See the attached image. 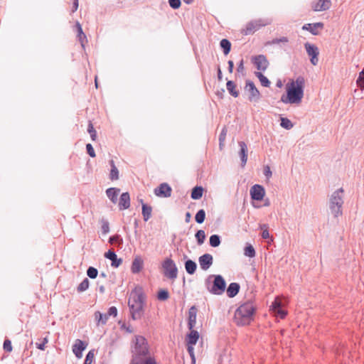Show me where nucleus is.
Listing matches in <instances>:
<instances>
[{"instance_id":"19","label":"nucleus","mask_w":364,"mask_h":364,"mask_svg":"<svg viewBox=\"0 0 364 364\" xmlns=\"http://www.w3.org/2000/svg\"><path fill=\"white\" fill-rule=\"evenodd\" d=\"M119 209L120 210L128 209L130 206V196L128 192L122 193L119 198Z\"/></svg>"},{"instance_id":"62","label":"nucleus","mask_w":364,"mask_h":364,"mask_svg":"<svg viewBox=\"0 0 364 364\" xmlns=\"http://www.w3.org/2000/svg\"><path fill=\"white\" fill-rule=\"evenodd\" d=\"M217 77H218V80L219 81L223 80V73H222V70L219 65L218 66V68H217Z\"/></svg>"},{"instance_id":"42","label":"nucleus","mask_w":364,"mask_h":364,"mask_svg":"<svg viewBox=\"0 0 364 364\" xmlns=\"http://www.w3.org/2000/svg\"><path fill=\"white\" fill-rule=\"evenodd\" d=\"M90 282L87 278H85L82 282L78 285L77 290L78 292L86 291L89 288Z\"/></svg>"},{"instance_id":"43","label":"nucleus","mask_w":364,"mask_h":364,"mask_svg":"<svg viewBox=\"0 0 364 364\" xmlns=\"http://www.w3.org/2000/svg\"><path fill=\"white\" fill-rule=\"evenodd\" d=\"M356 84L360 89L364 90V70L359 73L358 77L356 80Z\"/></svg>"},{"instance_id":"57","label":"nucleus","mask_w":364,"mask_h":364,"mask_svg":"<svg viewBox=\"0 0 364 364\" xmlns=\"http://www.w3.org/2000/svg\"><path fill=\"white\" fill-rule=\"evenodd\" d=\"M196 323V318H188V327L190 331L194 330L193 328L195 327Z\"/></svg>"},{"instance_id":"28","label":"nucleus","mask_w":364,"mask_h":364,"mask_svg":"<svg viewBox=\"0 0 364 364\" xmlns=\"http://www.w3.org/2000/svg\"><path fill=\"white\" fill-rule=\"evenodd\" d=\"M142 215L145 222L148 221L151 216L152 207L146 203H142Z\"/></svg>"},{"instance_id":"11","label":"nucleus","mask_w":364,"mask_h":364,"mask_svg":"<svg viewBox=\"0 0 364 364\" xmlns=\"http://www.w3.org/2000/svg\"><path fill=\"white\" fill-rule=\"evenodd\" d=\"M252 62L256 68L260 71H265L269 66V61L264 55H258L252 58Z\"/></svg>"},{"instance_id":"61","label":"nucleus","mask_w":364,"mask_h":364,"mask_svg":"<svg viewBox=\"0 0 364 364\" xmlns=\"http://www.w3.org/2000/svg\"><path fill=\"white\" fill-rule=\"evenodd\" d=\"M129 364H141V359H138L136 356H133Z\"/></svg>"},{"instance_id":"25","label":"nucleus","mask_w":364,"mask_h":364,"mask_svg":"<svg viewBox=\"0 0 364 364\" xmlns=\"http://www.w3.org/2000/svg\"><path fill=\"white\" fill-rule=\"evenodd\" d=\"M119 191L120 189L118 188H109L106 190V194L113 203H116Z\"/></svg>"},{"instance_id":"22","label":"nucleus","mask_w":364,"mask_h":364,"mask_svg":"<svg viewBox=\"0 0 364 364\" xmlns=\"http://www.w3.org/2000/svg\"><path fill=\"white\" fill-rule=\"evenodd\" d=\"M144 267V261L139 256H136L132 261L131 271L133 274L140 272Z\"/></svg>"},{"instance_id":"33","label":"nucleus","mask_w":364,"mask_h":364,"mask_svg":"<svg viewBox=\"0 0 364 364\" xmlns=\"http://www.w3.org/2000/svg\"><path fill=\"white\" fill-rule=\"evenodd\" d=\"M95 319L97 321L98 324L101 323L102 325L106 324L109 317L107 314H102L100 311H96L95 313Z\"/></svg>"},{"instance_id":"9","label":"nucleus","mask_w":364,"mask_h":364,"mask_svg":"<svg viewBox=\"0 0 364 364\" xmlns=\"http://www.w3.org/2000/svg\"><path fill=\"white\" fill-rule=\"evenodd\" d=\"M304 48L308 55L310 58L311 63L314 65H316L318 63V48L316 45L311 44L309 42L304 43Z\"/></svg>"},{"instance_id":"18","label":"nucleus","mask_w":364,"mask_h":364,"mask_svg":"<svg viewBox=\"0 0 364 364\" xmlns=\"http://www.w3.org/2000/svg\"><path fill=\"white\" fill-rule=\"evenodd\" d=\"M331 6V0H318L316 3H312L311 8L315 11H323L329 9Z\"/></svg>"},{"instance_id":"15","label":"nucleus","mask_w":364,"mask_h":364,"mask_svg":"<svg viewBox=\"0 0 364 364\" xmlns=\"http://www.w3.org/2000/svg\"><path fill=\"white\" fill-rule=\"evenodd\" d=\"M324 28V23L322 22H316L313 23H306L302 26V30L309 31L314 36L319 34L318 30H322Z\"/></svg>"},{"instance_id":"44","label":"nucleus","mask_w":364,"mask_h":364,"mask_svg":"<svg viewBox=\"0 0 364 364\" xmlns=\"http://www.w3.org/2000/svg\"><path fill=\"white\" fill-rule=\"evenodd\" d=\"M95 354V350H90L86 355L84 364H92Z\"/></svg>"},{"instance_id":"6","label":"nucleus","mask_w":364,"mask_h":364,"mask_svg":"<svg viewBox=\"0 0 364 364\" xmlns=\"http://www.w3.org/2000/svg\"><path fill=\"white\" fill-rule=\"evenodd\" d=\"M135 340L132 357L136 356L138 359H142L141 356H146L149 354L148 343L144 337L141 336H136Z\"/></svg>"},{"instance_id":"59","label":"nucleus","mask_w":364,"mask_h":364,"mask_svg":"<svg viewBox=\"0 0 364 364\" xmlns=\"http://www.w3.org/2000/svg\"><path fill=\"white\" fill-rule=\"evenodd\" d=\"M264 175L266 176L267 178H269L272 176V173L269 166H264Z\"/></svg>"},{"instance_id":"3","label":"nucleus","mask_w":364,"mask_h":364,"mask_svg":"<svg viewBox=\"0 0 364 364\" xmlns=\"http://www.w3.org/2000/svg\"><path fill=\"white\" fill-rule=\"evenodd\" d=\"M144 304L145 297L142 292L131 296L128 301V306L133 320H139L142 317L144 313Z\"/></svg>"},{"instance_id":"16","label":"nucleus","mask_w":364,"mask_h":364,"mask_svg":"<svg viewBox=\"0 0 364 364\" xmlns=\"http://www.w3.org/2000/svg\"><path fill=\"white\" fill-rule=\"evenodd\" d=\"M87 343L80 339H77L73 346V352L77 358L82 357V352L86 349Z\"/></svg>"},{"instance_id":"37","label":"nucleus","mask_w":364,"mask_h":364,"mask_svg":"<svg viewBox=\"0 0 364 364\" xmlns=\"http://www.w3.org/2000/svg\"><path fill=\"white\" fill-rule=\"evenodd\" d=\"M156 297L159 301H166L169 298V292L166 289H161L157 292Z\"/></svg>"},{"instance_id":"63","label":"nucleus","mask_w":364,"mask_h":364,"mask_svg":"<svg viewBox=\"0 0 364 364\" xmlns=\"http://www.w3.org/2000/svg\"><path fill=\"white\" fill-rule=\"evenodd\" d=\"M228 71L230 73H232L233 72V69H234V63L232 60H228Z\"/></svg>"},{"instance_id":"47","label":"nucleus","mask_w":364,"mask_h":364,"mask_svg":"<svg viewBox=\"0 0 364 364\" xmlns=\"http://www.w3.org/2000/svg\"><path fill=\"white\" fill-rule=\"evenodd\" d=\"M226 134H227V129H226V127H223L220 133V135H219V146H220V149H222V146H223V143L225 140Z\"/></svg>"},{"instance_id":"64","label":"nucleus","mask_w":364,"mask_h":364,"mask_svg":"<svg viewBox=\"0 0 364 364\" xmlns=\"http://www.w3.org/2000/svg\"><path fill=\"white\" fill-rule=\"evenodd\" d=\"M78 5H79L78 0H73V9H72V12L73 13H74L75 11H77V9L78 8Z\"/></svg>"},{"instance_id":"1","label":"nucleus","mask_w":364,"mask_h":364,"mask_svg":"<svg viewBox=\"0 0 364 364\" xmlns=\"http://www.w3.org/2000/svg\"><path fill=\"white\" fill-rule=\"evenodd\" d=\"M305 80L302 76L288 83L286 87L287 95H283L281 101L285 104H299L304 96Z\"/></svg>"},{"instance_id":"5","label":"nucleus","mask_w":364,"mask_h":364,"mask_svg":"<svg viewBox=\"0 0 364 364\" xmlns=\"http://www.w3.org/2000/svg\"><path fill=\"white\" fill-rule=\"evenodd\" d=\"M343 204V189L340 188L333 192L329 198V209L335 218L342 215Z\"/></svg>"},{"instance_id":"60","label":"nucleus","mask_w":364,"mask_h":364,"mask_svg":"<svg viewBox=\"0 0 364 364\" xmlns=\"http://www.w3.org/2000/svg\"><path fill=\"white\" fill-rule=\"evenodd\" d=\"M244 70H245L244 60H243V59H241V60L240 61V63L237 65V71L238 73H242L244 72Z\"/></svg>"},{"instance_id":"39","label":"nucleus","mask_w":364,"mask_h":364,"mask_svg":"<svg viewBox=\"0 0 364 364\" xmlns=\"http://www.w3.org/2000/svg\"><path fill=\"white\" fill-rule=\"evenodd\" d=\"M280 126L284 129L289 130L293 127L294 124L291 122V121L290 119H289L288 118L281 117Z\"/></svg>"},{"instance_id":"17","label":"nucleus","mask_w":364,"mask_h":364,"mask_svg":"<svg viewBox=\"0 0 364 364\" xmlns=\"http://www.w3.org/2000/svg\"><path fill=\"white\" fill-rule=\"evenodd\" d=\"M105 257L111 260V266L114 268L119 267L122 263V259L118 258L116 252L112 250H109L105 252Z\"/></svg>"},{"instance_id":"50","label":"nucleus","mask_w":364,"mask_h":364,"mask_svg":"<svg viewBox=\"0 0 364 364\" xmlns=\"http://www.w3.org/2000/svg\"><path fill=\"white\" fill-rule=\"evenodd\" d=\"M3 348L4 350L6 351V352H8V353H10L12 351V344H11V341L8 339V338H6L4 341V344H3Z\"/></svg>"},{"instance_id":"29","label":"nucleus","mask_w":364,"mask_h":364,"mask_svg":"<svg viewBox=\"0 0 364 364\" xmlns=\"http://www.w3.org/2000/svg\"><path fill=\"white\" fill-rule=\"evenodd\" d=\"M203 188L200 186H195L191 193V198L193 200H199L202 198L203 193Z\"/></svg>"},{"instance_id":"51","label":"nucleus","mask_w":364,"mask_h":364,"mask_svg":"<svg viewBox=\"0 0 364 364\" xmlns=\"http://www.w3.org/2000/svg\"><path fill=\"white\" fill-rule=\"evenodd\" d=\"M282 301H279V299H276L272 303V305L270 306V310L272 311V313L274 311H275L277 309H278L279 308H281L282 307Z\"/></svg>"},{"instance_id":"52","label":"nucleus","mask_w":364,"mask_h":364,"mask_svg":"<svg viewBox=\"0 0 364 364\" xmlns=\"http://www.w3.org/2000/svg\"><path fill=\"white\" fill-rule=\"evenodd\" d=\"M187 350L191 358V363L192 364H195L196 363V358L194 355V348L193 346L191 345H187Z\"/></svg>"},{"instance_id":"49","label":"nucleus","mask_w":364,"mask_h":364,"mask_svg":"<svg viewBox=\"0 0 364 364\" xmlns=\"http://www.w3.org/2000/svg\"><path fill=\"white\" fill-rule=\"evenodd\" d=\"M170 7L174 10L178 9L181 6V0H168Z\"/></svg>"},{"instance_id":"20","label":"nucleus","mask_w":364,"mask_h":364,"mask_svg":"<svg viewBox=\"0 0 364 364\" xmlns=\"http://www.w3.org/2000/svg\"><path fill=\"white\" fill-rule=\"evenodd\" d=\"M240 151L239 156L241 159V166L244 167L247 160V146L245 142L239 141Z\"/></svg>"},{"instance_id":"4","label":"nucleus","mask_w":364,"mask_h":364,"mask_svg":"<svg viewBox=\"0 0 364 364\" xmlns=\"http://www.w3.org/2000/svg\"><path fill=\"white\" fill-rule=\"evenodd\" d=\"M207 290L213 295H222L226 289V282L220 274H210L205 279Z\"/></svg>"},{"instance_id":"58","label":"nucleus","mask_w":364,"mask_h":364,"mask_svg":"<svg viewBox=\"0 0 364 364\" xmlns=\"http://www.w3.org/2000/svg\"><path fill=\"white\" fill-rule=\"evenodd\" d=\"M141 364H157L154 358H148L144 360L141 359Z\"/></svg>"},{"instance_id":"30","label":"nucleus","mask_w":364,"mask_h":364,"mask_svg":"<svg viewBox=\"0 0 364 364\" xmlns=\"http://www.w3.org/2000/svg\"><path fill=\"white\" fill-rule=\"evenodd\" d=\"M220 46L223 49V53L226 55L231 50V43L229 40L223 38L220 42Z\"/></svg>"},{"instance_id":"10","label":"nucleus","mask_w":364,"mask_h":364,"mask_svg":"<svg viewBox=\"0 0 364 364\" xmlns=\"http://www.w3.org/2000/svg\"><path fill=\"white\" fill-rule=\"evenodd\" d=\"M250 194L252 200L261 201L265 196V189L262 185L255 184L251 187Z\"/></svg>"},{"instance_id":"12","label":"nucleus","mask_w":364,"mask_h":364,"mask_svg":"<svg viewBox=\"0 0 364 364\" xmlns=\"http://www.w3.org/2000/svg\"><path fill=\"white\" fill-rule=\"evenodd\" d=\"M267 23H262L261 20L252 21L247 23L245 28L242 31V33L247 36L254 33L261 27L264 26Z\"/></svg>"},{"instance_id":"21","label":"nucleus","mask_w":364,"mask_h":364,"mask_svg":"<svg viewBox=\"0 0 364 364\" xmlns=\"http://www.w3.org/2000/svg\"><path fill=\"white\" fill-rule=\"evenodd\" d=\"M183 258L186 259L184 266L186 272L188 274H193L197 269V264L195 261L188 258L187 255H184Z\"/></svg>"},{"instance_id":"45","label":"nucleus","mask_w":364,"mask_h":364,"mask_svg":"<svg viewBox=\"0 0 364 364\" xmlns=\"http://www.w3.org/2000/svg\"><path fill=\"white\" fill-rule=\"evenodd\" d=\"M101 223V229L102 234L105 235L107 234L109 232V222L102 218L100 221Z\"/></svg>"},{"instance_id":"54","label":"nucleus","mask_w":364,"mask_h":364,"mask_svg":"<svg viewBox=\"0 0 364 364\" xmlns=\"http://www.w3.org/2000/svg\"><path fill=\"white\" fill-rule=\"evenodd\" d=\"M260 228L262 230V234H261V236L263 239H267L269 237V230H267V225H260Z\"/></svg>"},{"instance_id":"41","label":"nucleus","mask_w":364,"mask_h":364,"mask_svg":"<svg viewBox=\"0 0 364 364\" xmlns=\"http://www.w3.org/2000/svg\"><path fill=\"white\" fill-rule=\"evenodd\" d=\"M87 132L90 134L92 141H95L97 139V132L95 129L93 124L91 121H89L88 122Z\"/></svg>"},{"instance_id":"56","label":"nucleus","mask_w":364,"mask_h":364,"mask_svg":"<svg viewBox=\"0 0 364 364\" xmlns=\"http://www.w3.org/2000/svg\"><path fill=\"white\" fill-rule=\"evenodd\" d=\"M106 314L108 316V317H116L117 316V309L115 306H111L108 309V311Z\"/></svg>"},{"instance_id":"36","label":"nucleus","mask_w":364,"mask_h":364,"mask_svg":"<svg viewBox=\"0 0 364 364\" xmlns=\"http://www.w3.org/2000/svg\"><path fill=\"white\" fill-rule=\"evenodd\" d=\"M195 237L198 245H201L204 243L205 240V232L203 230H198L195 234Z\"/></svg>"},{"instance_id":"7","label":"nucleus","mask_w":364,"mask_h":364,"mask_svg":"<svg viewBox=\"0 0 364 364\" xmlns=\"http://www.w3.org/2000/svg\"><path fill=\"white\" fill-rule=\"evenodd\" d=\"M164 275L169 279L174 280L178 277V268L174 261L171 258H166L162 262Z\"/></svg>"},{"instance_id":"14","label":"nucleus","mask_w":364,"mask_h":364,"mask_svg":"<svg viewBox=\"0 0 364 364\" xmlns=\"http://www.w3.org/2000/svg\"><path fill=\"white\" fill-rule=\"evenodd\" d=\"M198 262L200 268L203 270L206 271L212 266L213 262V257L210 254L205 253L199 257Z\"/></svg>"},{"instance_id":"34","label":"nucleus","mask_w":364,"mask_h":364,"mask_svg":"<svg viewBox=\"0 0 364 364\" xmlns=\"http://www.w3.org/2000/svg\"><path fill=\"white\" fill-rule=\"evenodd\" d=\"M109 243L111 245H117L118 247H121L123 244V239L120 235H114L109 237Z\"/></svg>"},{"instance_id":"55","label":"nucleus","mask_w":364,"mask_h":364,"mask_svg":"<svg viewBox=\"0 0 364 364\" xmlns=\"http://www.w3.org/2000/svg\"><path fill=\"white\" fill-rule=\"evenodd\" d=\"M197 311L196 306H192L188 310V318H196Z\"/></svg>"},{"instance_id":"53","label":"nucleus","mask_w":364,"mask_h":364,"mask_svg":"<svg viewBox=\"0 0 364 364\" xmlns=\"http://www.w3.org/2000/svg\"><path fill=\"white\" fill-rule=\"evenodd\" d=\"M86 151H87V154L90 157L94 158L96 156L95 149L91 144H86Z\"/></svg>"},{"instance_id":"26","label":"nucleus","mask_w":364,"mask_h":364,"mask_svg":"<svg viewBox=\"0 0 364 364\" xmlns=\"http://www.w3.org/2000/svg\"><path fill=\"white\" fill-rule=\"evenodd\" d=\"M226 88L229 94L233 97H237L240 92L237 90V85L232 80H228L226 83Z\"/></svg>"},{"instance_id":"35","label":"nucleus","mask_w":364,"mask_h":364,"mask_svg":"<svg viewBox=\"0 0 364 364\" xmlns=\"http://www.w3.org/2000/svg\"><path fill=\"white\" fill-rule=\"evenodd\" d=\"M221 243L220 236L218 235H212L209 238V244L212 247H217Z\"/></svg>"},{"instance_id":"31","label":"nucleus","mask_w":364,"mask_h":364,"mask_svg":"<svg viewBox=\"0 0 364 364\" xmlns=\"http://www.w3.org/2000/svg\"><path fill=\"white\" fill-rule=\"evenodd\" d=\"M77 26V38L79 41L80 42L82 47H84V41H87V37L86 35L84 33L82 26L80 24L79 22L76 23Z\"/></svg>"},{"instance_id":"23","label":"nucleus","mask_w":364,"mask_h":364,"mask_svg":"<svg viewBox=\"0 0 364 364\" xmlns=\"http://www.w3.org/2000/svg\"><path fill=\"white\" fill-rule=\"evenodd\" d=\"M240 289V286L238 283L232 282L228 285L226 289L227 296L229 298H233L239 293Z\"/></svg>"},{"instance_id":"46","label":"nucleus","mask_w":364,"mask_h":364,"mask_svg":"<svg viewBox=\"0 0 364 364\" xmlns=\"http://www.w3.org/2000/svg\"><path fill=\"white\" fill-rule=\"evenodd\" d=\"M87 275L90 279H95L98 275V270L95 267H89L87 269Z\"/></svg>"},{"instance_id":"38","label":"nucleus","mask_w":364,"mask_h":364,"mask_svg":"<svg viewBox=\"0 0 364 364\" xmlns=\"http://www.w3.org/2000/svg\"><path fill=\"white\" fill-rule=\"evenodd\" d=\"M244 255L246 257L252 258L255 257L256 252L253 246L250 244H247L244 249Z\"/></svg>"},{"instance_id":"24","label":"nucleus","mask_w":364,"mask_h":364,"mask_svg":"<svg viewBox=\"0 0 364 364\" xmlns=\"http://www.w3.org/2000/svg\"><path fill=\"white\" fill-rule=\"evenodd\" d=\"M200 337L199 333L196 330H192L186 336L187 345L195 346Z\"/></svg>"},{"instance_id":"48","label":"nucleus","mask_w":364,"mask_h":364,"mask_svg":"<svg viewBox=\"0 0 364 364\" xmlns=\"http://www.w3.org/2000/svg\"><path fill=\"white\" fill-rule=\"evenodd\" d=\"M273 314L276 316L279 317L280 318L283 319L287 315V311L286 310H284V309H282V307H281V308H279L278 309H277L275 311H274Z\"/></svg>"},{"instance_id":"32","label":"nucleus","mask_w":364,"mask_h":364,"mask_svg":"<svg viewBox=\"0 0 364 364\" xmlns=\"http://www.w3.org/2000/svg\"><path fill=\"white\" fill-rule=\"evenodd\" d=\"M255 75L259 79L261 85L264 87H269L271 85L270 80L264 76L262 72H256Z\"/></svg>"},{"instance_id":"27","label":"nucleus","mask_w":364,"mask_h":364,"mask_svg":"<svg viewBox=\"0 0 364 364\" xmlns=\"http://www.w3.org/2000/svg\"><path fill=\"white\" fill-rule=\"evenodd\" d=\"M109 166L111 167L110 173H109V179L111 181H116V180L119 179V171H118V168H117V166H116V165L114 164V160L111 159L109 161Z\"/></svg>"},{"instance_id":"2","label":"nucleus","mask_w":364,"mask_h":364,"mask_svg":"<svg viewBox=\"0 0 364 364\" xmlns=\"http://www.w3.org/2000/svg\"><path fill=\"white\" fill-rule=\"evenodd\" d=\"M256 311V306L253 302L248 301L241 304L235 311L234 320L237 326L249 325L254 318Z\"/></svg>"},{"instance_id":"40","label":"nucleus","mask_w":364,"mask_h":364,"mask_svg":"<svg viewBox=\"0 0 364 364\" xmlns=\"http://www.w3.org/2000/svg\"><path fill=\"white\" fill-rule=\"evenodd\" d=\"M205 219V212L203 209L198 210L195 215V220L197 223L201 224Z\"/></svg>"},{"instance_id":"13","label":"nucleus","mask_w":364,"mask_h":364,"mask_svg":"<svg viewBox=\"0 0 364 364\" xmlns=\"http://www.w3.org/2000/svg\"><path fill=\"white\" fill-rule=\"evenodd\" d=\"M154 192L158 197L168 198L171 196L172 188L167 183H162L154 189Z\"/></svg>"},{"instance_id":"8","label":"nucleus","mask_w":364,"mask_h":364,"mask_svg":"<svg viewBox=\"0 0 364 364\" xmlns=\"http://www.w3.org/2000/svg\"><path fill=\"white\" fill-rule=\"evenodd\" d=\"M245 90L249 92L248 100L250 102H257L259 100L261 94L252 80H246Z\"/></svg>"}]
</instances>
